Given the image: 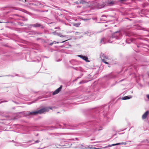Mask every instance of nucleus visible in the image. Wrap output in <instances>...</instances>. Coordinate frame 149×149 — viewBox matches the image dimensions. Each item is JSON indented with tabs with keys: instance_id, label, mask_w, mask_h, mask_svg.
I'll return each instance as SVG.
<instances>
[{
	"instance_id": "nucleus-29",
	"label": "nucleus",
	"mask_w": 149,
	"mask_h": 149,
	"mask_svg": "<svg viewBox=\"0 0 149 149\" xmlns=\"http://www.w3.org/2000/svg\"><path fill=\"white\" fill-rule=\"evenodd\" d=\"M40 142V141L39 140H37L35 141V143H33V144H34L35 143H38Z\"/></svg>"
},
{
	"instance_id": "nucleus-52",
	"label": "nucleus",
	"mask_w": 149,
	"mask_h": 149,
	"mask_svg": "<svg viewBox=\"0 0 149 149\" xmlns=\"http://www.w3.org/2000/svg\"><path fill=\"white\" fill-rule=\"evenodd\" d=\"M124 133H119V134H124Z\"/></svg>"
},
{
	"instance_id": "nucleus-23",
	"label": "nucleus",
	"mask_w": 149,
	"mask_h": 149,
	"mask_svg": "<svg viewBox=\"0 0 149 149\" xmlns=\"http://www.w3.org/2000/svg\"><path fill=\"white\" fill-rule=\"evenodd\" d=\"M57 35L58 36H60L61 37H66L68 36H63L62 35L61 33H57Z\"/></svg>"
},
{
	"instance_id": "nucleus-42",
	"label": "nucleus",
	"mask_w": 149,
	"mask_h": 149,
	"mask_svg": "<svg viewBox=\"0 0 149 149\" xmlns=\"http://www.w3.org/2000/svg\"><path fill=\"white\" fill-rule=\"evenodd\" d=\"M115 85V84H111V86H114Z\"/></svg>"
},
{
	"instance_id": "nucleus-47",
	"label": "nucleus",
	"mask_w": 149,
	"mask_h": 149,
	"mask_svg": "<svg viewBox=\"0 0 149 149\" xmlns=\"http://www.w3.org/2000/svg\"><path fill=\"white\" fill-rule=\"evenodd\" d=\"M67 40H65V41H63V42H61V43L64 42H65V41H67Z\"/></svg>"
},
{
	"instance_id": "nucleus-11",
	"label": "nucleus",
	"mask_w": 149,
	"mask_h": 149,
	"mask_svg": "<svg viewBox=\"0 0 149 149\" xmlns=\"http://www.w3.org/2000/svg\"><path fill=\"white\" fill-rule=\"evenodd\" d=\"M149 115V110H148L143 113L142 116V118L143 119H145Z\"/></svg>"
},
{
	"instance_id": "nucleus-5",
	"label": "nucleus",
	"mask_w": 149,
	"mask_h": 149,
	"mask_svg": "<svg viewBox=\"0 0 149 149\" xmlns=\"http://www.w3.org/2000/svg\"><path fill=\"white\" fill-rule=\"evenodd\" d=\"M50 109H52V108L51 107H43L40 109L36 110L37 115L41 114L48 112Z\"/></svg>"
},
{
	"instance_id": "nucleus-27",
	"label": "nucleus",
	"mask_w": 149,
	"mask_h": 149,
	"mask_svg": "<svg viewBox=\"0 0 149 149\" xmlns=\"http://www.w3.org/2000/svg\"><path fill=\"white\" fill-rule=\"evenodd\" d=\"M83 74L81 73L80 75L78 76V77H77V79H79V78H81V77L83 76Z\"/></svg>"
},
{
	"instance_id": "nucleus-60",
	"label": "nucleus",
	"mask_w": 149,
	"mask_h": 149,
	"mask_svg": "<svg viewBox=\"0 0 149 149\" xmlns=\"http://www.w3.org/2000/svg\"><path fill=\"white\" fill-rule=\"evenodd\" d=\"M57 28L56 27V28H55V29H57Z\"/></svg>"
},
{
	"instance_id": "nucleus-32",
	"label": "nucleus",
	"mask_w": 149,
	"mask_h": 149,
	"mask_svg": "<svg viewBox=\"0 0 149 149\" xmlns=\"http://www.w3.org/2000/svg\"><path fill=\"white\" fill-rule=\"evenodd\" d=\"M146 97L147 98V99L149 100V94L146 95Z\"/></svg>"
},
{
	"instance_id": "nucleus-35",
	"label": "nucleus",
	"mask_w": 149,
	"mask_h": 149,
	"mask_svg": "<svg viewBox=\"0 0 149 149\" xmlns=\"http://www.w3.org/2000/svg\"><path fill=\"white\" fill-rule=\"evenodd\" d=\"M121 144V143H115L116 146L120 145Z\"/></svg>"
},
{
	"instance_id": "nucleus-25",
	"label": "nucleus",
	"mask_w": 149,
	"mask_h": 149,
	"mask_svg": "<svg viewBox=\"0 0 149 149\" xmlns=\"http://www.w3.org/2000/svg\"><path fill=\"white\" fill-rule=\"evenodd\" d=\"M12 142H14V143H15L16 144H15V146H18V145L19 144V143H18V142H15V141H14L13 140L12 141Z\"/></svg>"
},
{
	"instance_id": "nucleus-30",
	"label": "nucleus",
	"mask_w": 149,
	"mask_h": 149,
	"mask_svg": "<svg viewBox=\"0 0 149 149\" xmlns=\"http://www.w3.org/2000/svg\"><path fill=\"white\" fill-rule=\"evenodd\" d=\"M84 146L82 144H79L78 146V147H79L80 148H81L80 147H84Z\"/></svg>"
},
{
	"instance_id": "nucleus-12",
	"label": "nucleus",
	"mask_w": 149,
	"mask_h": 149,
	"mask_svg": "<svg viewBox=\"0 0 149 149\" xmlns=\"http://www.w3.org/2000/svg\"><path fill=\"white\" fill-rule=\"evenodd\" d=\"M93 67L94 68H94V67H97V68L98 70H97V73H99V72H102V69H103V66H102V67H101V66H100V67H99V66H93Z\"/></svg>"
},
{
	"instance_id": "nucleus-20",
	"label": "nucleus",
	"mask_w": 149,
	"mask_h": 149,
	"mask_svg": "<svg viewBox=\"0 0 149 149\" xmlns=\"http://www.w3.org/2000/svg\"><path fill=\"white\" fill-rule=\"evenodd\" d=\"M116 146L115 143L113 144H111V145H109L107 146H105L103 148H104V149H106L107 148H109V147H111V146Z\"/></svg>"
},
{
	"instance_id": "nucleus-33",
	"label": "nucleus",
	"mask_w": 149,
	"mask_h": 149,
	"mask_svg": "<svg viewBox=\"0 0 149 149\" xmlns=\"http://www.w3.org/2000/svg\"><path fill=\"white\" fill-rule=\"evenodd\" d=\"M79 25H80L79 24H75L74 25L75 26H78Z\"/></svg>"
},
{
	"instance_id": "nucleus-40",
	"label": "nucleus",
	"mask_w": 149,
	"mask_h": 149,
	"mask_svg": "<svg viewBox=\"0 0 149 149\" xmlns=\"http://www.w3.org/2000/svg\"><path fill=\"white\" fill-rule=\"evenodd\" d=\"M8 102V101L7 100H2V102Z\"/></svg>"
},
{
	"instance_id": "nucleus-50",
	"label": "nucleus",
	"mask_w": 149,
	"mask_h": 149,
	"mask_svg": "<svg viewBox=\"0 0 149 149\" xmlns=\"http://www.w3.org/2000/svg\"><path fill=\"white\" fill-rule=\"evenodd\" d=\"M76 35H78V32H76Z\"/></svg>"
},
{
	"instance_id": "nucleus-64",
	"label": "nucleus",
	"mask_w": 149,
	"mask_h": 149,
	"mask_svg": "<svg viewBox=\"0 0 149 149\" xmlns=\"http://www.w3.org/2000/svg\"><path fill=\"white\" fill-rule=\"evenodd\" d=\"M127 70L125 69V71Z\"/></svg>"
},
{
	"instance_id": "nucleus-3",
	"label": "nucleus",
	"mask_w": 149,
	"mask_h": 149,
	"mask_svg": "<svg viewBox=\"0 0 149 149\" xmlns=\"http://www.w3.org/2000/svg\"><path fill=\"white\" fill-rule=\"evenodd\" d=\"M85 94L87 95L84 94L78 96H76L73 98H68L66 100L75 99L79 100V101L85 100L88 99H90L91 98V97L94 96L95 93H93L92 91H89L88 90L86 92Z\"/></svg>"
},
{
	"instance_id": "nucleus-51",
	"label": "nucleus",
	"mask_w": 149,
	"mask_h": 149,
	"mask_svg": "<svg viewBox=\"0 0 149 149\" xmlns=\"http://www.w3.org/2000/svg\"><path fill=\"white\" fill-rule=\"evenodd\" d=\"M34 93H38V92H34Z\"/></svg>"
},
{
	"instance_id": "nucleus-41",
	"label": "nucleus",
	"mask_w": 149,
	"mask_h": 149,
	"mask_svg": "<svg viewBox=\"0 0 149 149\" xmlns=\"http://www.w3.org/2000/svg\"><path fill=\"white\" fill-rule=\"evenodd\" d=\"M146 141L148 143H149V138H148L146 140Z\"/></svg>"
},
{
	"instance_id": "nucleus-46",
	"label": "nucleus",
	"mask_w": 149,
	"mask_h": 149,
	"mask_svg": "<svg viewBox=\"0 0 149 149\" xmlns=\"http://www.w3.org/2000/svg\"><path fill=\"white\" fill-rule=\"evenodd\" d=\"M100 142V141H96V142H94L93 143H99Z\"/></svg>"
},
{
	"instance_id": "nucleus-39",
	"label": "nucleus",
	"mask_w": 149,
	"mask_h": 149,
	"mask_svg": "<svg viewBox=\"0 0 149 149\" xmlns=\"http://www.w3.org/2000/svg\"><path fill=\"white\" fill-rule=\"evenodd\" d=\"M100 149L99 148H97L95 147H93V149Z\"/></svg>"
},
{
	"instance_id": "nucleus-19",
	"label": "nucleus",
	"mask_w": 149,
	"mask_h": 149,
	"mask_svg": "<svg viewBox=\"0 0 149 149\" xmlns=\"http://www.w3.org/2000/svg\"><path fill=\"white\" fill-rule=\"evenodd\" d=\"M137 66H129V67L128 68V69H130L133 68L136 71H137Z\"/></svg>"
},
{
	"instance_id": "nucleus-56",
	"label": "nucleus",
	"mask_w": 149,
	"mask_h": 149,
	"mask_svg": "<svg viewBox=\"0 0 149 149\" xmlns=\"http://www.w3.org/2000/svg\"><path fill=\"white\" fill-rule=\"evenodd\" d=\"M1 120H5V119H1Z\"/></svg>"
},
{
	"instance_id": "nucleus-31",
	"label": "nucleus",
	"mask_w": 149,
	"mask_h": 149,
	"mask_svg": "<svg viewBox=\"0 0 149 149\" xmlns=\"http://www.w3.org/2000/svg\"><path fill=\"white\" fill-rule=\"evenodd\" d=\"M80 148L81 149H88V147H84V148Z\"/></svg>"
},
{
	"instance_id": "nucleus-34",
	"label": "nucleus",
	"mask_w": 149,
	"mask_h": 149,
	"mask_svg": "<svg viewBox=\"0 0 149 149\" xmlns=\"http://www.w3.org/2000/svg\"><path fill=\"white\" fill-rule=\"evenodd\" d=\"M44 68V66H41V67L40 68V70H42Z\"/></svg>"
},
{
	"instance_id": "nucleus-6",
	"label": "nucleus",
	"mask_w": 149,
	"mask_h": 149,
	"mask_svg": "<svg viewBox=\"0 0 149 149\" xmlns=\"http://www.w3.org/2000/svg\"><path fill=\"white\" fill-rule=\"evenodd\" d=\"M121 37V35L120 32L117 31L114 33L112 34L109 40H108V42L109 43H112L113 41L112 40L115 38L116 39H119Z\"/></svg>"
},
{
	"instance_id": "nucleus-59",
	"label": "nucleus",
	"mask_w": 149,
	"mask_h": 149,
	"mask_svg": "<svg viewBox=\"0 0 149 149\" xmlns=\"http://www.w3.org/2000/svg\"><path fill=\"white\" fill-rule=\"evenodd\" d=\"M38 134H37L36 136H38Z\"/></svg>"
},
{
	"instance_id": "nucleus-45",
	"label": "nucleus",
	"mask_w": 149,
	"mask_h": 149,
	"mask_svg": "<svg viewBox=\"0 0 149 149\" xmlns=\"http://www.w3.org/2000/svg\"><path fill=\"white\" fill-rule=\"evenodd\" d=\"M91 76V75L90 74H89V75H88V78H89V77H90Z\"/></svg>"
},
{
	"instance_id": "nucleus-1",
	"label": "nucleus",
	"mask_w": 149,
	"mask_h": 149,
	"mask_svg": "<svg viewBox=\"0 0 149 149\" xmlns=\"http://www.w3.org/2000/svg\"><path fill=\"white\" fill-rule=\"evenodd\" d=\"M114 100H112L109 103L110 105L104 104L101 107L90 108L84 111V115L89 119H94L95 120H89L85 123H79L74 125H68L65 123L60 124L56 122L54 126H49V130L54 129L62 128L78 130L84 128V132L85 133L88 131L94 132L97 131H100L103 130L102 126L100 124V121L101 120L99 116H102L105 121L109 122V107L110 105L113 103Z\"/></svg>"
},
{
	"instance_id": "nucleus-38",
	"label": "nucleus",
	"mask_w": 149,
	"mask_h": 149,
	"mask_svg": "<svg viewBox=\"0 0 149 149\" xmlns=\"http://www.w3.org/2000/svg\"><path fill=\"white\" fill-rule=\"evenodd\" d=\"M53 43L54 44V43H59V42H56V41H54L53 42Z\"/></svg>"
},
{
	"instance_id": "nucleus-37",
	"label": "nucleus",
	"mask_w": 149,
	"mask_h": 149,
	"mask_svg": "<svg viewBox=\"0 0 149 149\" xmlns=\"http://www.w3.org/2000/svg\"><path fill=\"white\" fill-rule=\"evenodd\" d=\"M121 144H124V145H126L127 143L126 142H122L121 143Z\"/></svg>"
},
{
	"instance_id": "nucleus-58",
	"label": "nucleus",
	"mask_w": 149,
	"mask_h": 149,
	"mask_svg": "<svg viewBox=\"0 0 149 149\" xmlns=\"http://www.w3.org/2000/svg\"><path fill=\"white\" fill-rule=\"evenodd\" d=\"M5 117H8V116H5Z\"/></svg>"
},
{
	"instance_id": "nucleus-49",
	"label": "nucleus",
	"mask_w": 149,
	"mask_h": 149,
	"mask_svg": "<svg viewBox=\"0 0 149 149\" xmlns=\"http://www.w3.org/2000/svg\"><path fill=\"white\" fill-rule=\"evenodd\" d=\"M123 80H124V79H122V80H120V81H123Z\"/></svg>"
},
{
	"instance_id": "nucleus-8",
	"label": "nucleus",
	"mask_w": 149,
	"mask_h": 149,
	"mask_svg": "<svg viewBox=\"0 0 149 149\" xmlns=\"http://www.w3.org/2000/svg\"><path fill=\"white\" fill-rule=\"evenodd\" d=\"M100 58H101L102 62L104 63L105 64H109L108 62L105 59H108V57L107 56H106L104 54L102 53L100 54Z\"/></svg>"
},
{
	"instance_id": "nucleus-63",
	"label": "nucleus",
	"mask_w": 149,
	"mask_h": 149,
	"mask_svg": "<svg viewBox=\"0 0 149 149\" xmlns=\"http://www.w3.org/2000/svg\"><path fill=\"white\" fill-rule=\"evenodd\" d=\"M130 129H131V128H130V129L129 130V131L130 130Z\"/></svg>"
},
{
	"instance_id": "nucleus-7",
	"label": "nucleus",
	"mask_w": 149,
	"mask_h": 149,
	"mask_svg": "<svg viewBox=\"0 0 149 149\" xmlns=\"http://www.w3.org/2000/svg\"><path fill=\"white\" fill-rule=\"evenodd\" d=\"M115 3L114 1L111 0H108L104 3L103 4L99 6V8H103L105 6H111L114 5Z\"/></svg>"
},
{
	"instance_id": "nucleus-28",
	"label": "nucleus",
	"mask_w": 149,
	"mask_h": 149,
	"mask_svg": "<svg viewBox=\"0 0 149 149\" xmlns=\"http://www.w3.org/2000/svg\"><path fill=\"white\" fill-rule=\"evenodd\" d=\"M87 146L88 147V148H90L91 149H93V146H91L90 145L89 146Z\"/></svg>"
},
{
	"instance_id": "nucleus-44",
	"label": "nucleus",
	"mask_w": 149,
	"mask_h": 149,
	"mask_svg": "<svg viewBox=\"0 0 149 149\" xmlns=\"http://www.w3.org/2000/svg\"><path fill=\"white\" fill-rule=\"evenodd\" d=\"M78 79H77V77L74 80V81H76Z\"/></svg>"
},
{
	"instance_id": "nucleus-22",
	"label": "nucleus",
	"mask_w": 149,
	"mask_h": 149,
	"mask_svg": "<svg viewBox=\"0 0 149 149\" xmlns=\"http://www.w3.org/2000/svg\"><path fill=\"white\" fill-rule=\"evenodd\" d=\"M86 1L85 0H79V3L81 4H84Z\"/></svg>"
},
{
	"instance_id": "nucleus-9",
	"label": "nucleus",
	"mask_w": 149,
	"mask_h": 149,
	"mask_svg": "<svg viewBox=\"0 0 149 149\" xmlns=\"http://www.w3.org/2000/svg\"><path fill=\"white\" fill-rule=\"evenodd\" d=\"M73 140H74V139H68L67 140V141H65L64 142H66V143H65L64 145H63V146H65L66 147H70L71 146L72 143L68 142L70 141Z\"/></svg>"
},
{
	"instance_id": "nucleus-10",
	"label": "nucleus",
	"mask_w": 149,
	"mask_h": 149,
	"mask_svg": "<svg viewBox=\"0 0 149 149\" xmlns=\"http://www.w3.org/2000/svg\"><path fill=\"white\" fill-rule=\"evenodd\" d=\"M26 115L27 116H32L36 115V110L31 111H27L26 112Z\"/></svg>"
},
{
	"instance_id": "nucleus-15",
	"label": "nucleus",
	"mask_w": 149,
	"mask_h": 149,
	"mask_svg": "<svg viewBox=\"0 0 149 149\" xmlns=\"http://www.w3.org/2000/svg\"><path fill=\"white\" fill-rule=\"evenodd\" d=\"M15 76H17V77H22L23 76H20L18 75V74H15L14 75H3L2 76H0V77H14Z\"/></svg>"
},
{
	"instance_id": "nucleus-43",
	"label": "nucleus",
	"mask_w": 149,
	"mask_h": 149,
	"mask_svg": "<svg viewBox=\"0 0 149 149\" xmlns=\"http://www.w3.org/2000/svg\"><path fill=\"white\" fill-rule=\"evenodd\" d=\"M54 43H53V42H52V43H50L49 44V45H52Z\"/></svg>"
},
{
	"instance_id": "nucleus-26",
	"label": "nucleus",
	"mask_w": 149,
	"mask_h": 149,
	"mask_svg": "<svg viewBox=\"0 0 149 149\" xmlns=\"http://www.w3.org/2000/svg\"><path fill=\"white\" fill-rule=\"evenodd\" d=\"M104 38L102 39L101 40L100 42L103 44L105 43V42H104Z\"/></svg>"
},
{
	"instance_id": "nucleus-4",
	"label": "nucleus",
	"mask_w": 149,
	"mask_h": 149,
	"mask_svg": "<svg viewBox=\"0 0 149 149\" xmlns=\"http://www.w3.org/2000/svg\"><path fill=\"white\" fill-rule=\"evenodd\" d=\"M62 88L63 86L62 85H61L59 88L56 89L53 92H47L46 94L45 95H42L38 97L36 99H35L33 101H32V103H34L37 101H38V100L43 98L50 97L52 95H55L56 94H57L59 93L60 92H61V91L62 90Z\"/></svg>"
},
{
	"instance_id": "nucleus-57",
	"label": "nucleus",
	"mask_w": 149,
	"mask_h": 149,
	"mask_svg": "<svg viewBox=\"0 0 149 149\" xmlns=\"http://www.w3.org/2000/svg\"><path fill=\"white\" fill-rule=\"evenodd\" d=\"M111 66H108L110 68Z\"/></svg>"
},
{
	"instance_id": "nucleus-13",
	"label": "nucleus",
	"mask_w": 149,
	"mask_h": 149,
	"mask_svg": "<svg viewBox=\"0 0 149 149\" xmlns=\"http://www.w3.org/2000/svg\"><path fill=\"white\" fill-rule=\"evenodd\" d=\"M77 56L80 57L87 62H89V61H88V58L86 56L81 55H79Z\"/></svg>"
},
{
	"instance_id": "nucleus-17",
	"label": "nucleus",
	"mask_w": 149,
	"mask_h": 149,
	"mask_svg": "<svg viewBox=\"0 0 149 149\" xmlns=\"http://www.w3.org/2000/svg\"><path fill=\"white\" fill-rule=\"evenodd\" d=\"M132 97V96L131 95H128L123 97L121 99L122 100H127L131 98Z\"/></svg>"
},
{
	"instance_id": "nucleus-14",
	"label": "nucleus",
	"mask_w": 149,
	"mask_h": 149,
	"mask_svg": "<svg viewBox=\"0 0 149 149\" xmlns=\"http://www.w3.org/2000/svg\"><path fill=\"white\" fill-rule=\"evenodd\" d=\"M70 68H72L76 70H79L81 72H83L84 71V70L82 69L81 67H79V68L78 67H74L72 66L70 67Z\"/></svg>"
},
{
	"instance_id": "nucleus-54",
	"label": "nucleus",
	"mask_w": 149,
	"mask_h": 149,
	"mask_svg": "<svg viewBox=\"0 0 149 149\" xmlns=\"http://www.w3.org/2000/svg\"><path fill=\"white\" fill-rule=\"evenodd\" d=\"M75 139H76L77 140H78V139L77 138H75Z\"/></svg>"
},
{
	"instance_id": "nucleus-53",
	"label": "nucleus",
	"mask_w": 149,
	"mask_h": 149,
	"mask_svg": "<svg viewBox=\"0 0 149 149\" xmlns=\"http://www.w3.org/2000/svg\"><path fill=\"white\" fill-rule=\"evenodd\" d=\"M126 129H127V128H125V129L124 130H121V131H123V130H126Z\"/></svg>"
},
{
	"instance_id": "nucleus-16",
	"label": "nucleus",
	"mask_w": 149,
	"mask_h": 149,
	"mask_svg": "<svg viewBox=\"0 0 149 149\" xmlns=\"http://www.w3.org/2000/svg\"><path fill=\"white\" fill-rule=\"evenodd\" d=\"M92 79V78H90L89 80H82L81 81H80L79 82V84H84L85 83H86L88 82L89 81H90Z\"/></svg>"
},
{
	"instance_id": "nucleus-21",
	"label": "nucleus",
	"mask_w": 149,
	"mask_h": 149,
	"mask_svg": "<svg viewBox=\"0 0 149 149\" xmlns=\"http://www.w3.org/2000/svg\"><path fill=\"white\" fill-rule=\"evenodd\" d=\"M3 125H0V130H1V131H5L6 130V129H5V128H3Z\"/></svg>"
},
{
	"instance_id": "nucleus-36",
	"label": "nucleus",
	"mask_w": 149,
	"mask_h": 149,
	"mask_svg": "<svg viewBox=\"0 0 149 149\" xmlns=\"http://www.w3.org/2000/svg\"><path fill=\"white\" fill-rule=\"evenodd\" d=\"M53 33L54 35H57V33H56L55 31L53 32Z\"/></svg>"
},
{
	"instance_id": "nucleus-61",
	"label": "nucleus",
	"mask_w": 149,
	"mask_h": 149,
	"mask_svg": "<svg viewBox=\"0 0 149 149\" xmlns=\"http://www.w3.org/2000/svg\"><path fill=\"white\" fill-rule=\"evenodd\" d=\"M116 134H114V135H116Z\"/></svg>"
},
{
	"instance_id": "nucleus-55",
	"label": "nucleus",
	"mask_w": 149,
	"mask_h": 149,
	"mask_svg": "<svg viewBox=\"0 0 149 149\" xmlns=\"http://www.w3.org/2000/svg\"><path fill=\"white\" fill-rule=\"evenodd\" d=\"M76 4H78V2H76Z\"/></svg>"
},
{
	"instance_id": "nucleus-48",
	"label": "nucleus",
	"mask_w": 149,
	"mask_h": 149,
	"mask_svg": "<svg viewBox=\"0 0 149 149\" xmlns=\"http://www.w3.org/2000/svg\"><path fill=\"white\" fill-rule=\"evenodd\" d=\"M2 103H3V102H2V101H1L0 102V104Z\"/></svg>"
},
{
	"instance_id": "nucleus-18",
	"label": "nucleus",
	"mask_w": 149,
	"mask_h": 149,
	"mask_svg": "<svg viewBox=\"0 0 149 149\" xmlns=\"http://www.w3.org/2000/svg\"><path fill=\"white\" fill-rule=\"evenodd\" d=\"M32 26L35 27H39L41 26V24L39 23H37L31 25Z\"/></svg>"
},
{
	"instance_id": "nucleus-24",
	"label": "nucleus",
	"mask_w": 149,
	"mask_h": 149,
	"mask_svg": "<svg viewBox=\"0 0 149 149\" xmlns=\"http://www.w3.org/2000/svg\"><path fill=\"white\" fill-rule=\"evenodd\" d=\"M70 64H74V63L75 62V60H72L71 61H70Z\"/></svg>"
},
{
	"instance_id": "nucleus-62",
	"label": "nucleus",
	"mask_w": 149,
	"mask_h": 149,
	"mask_svg": "<svg viewBox=\"0 0 149 149\" xmlns=\"http://www.w3.org/2000/svg\"><path fill=\"white\" fill-rule=\"evenodd\" d=\"M140 85V86H141V84H140V85Z\"/></svg>"
},
{
	"instance_id": "nucleus-2",
	"label": "nucleus",
	"mask_w": 149,
	"mask_h": 149,
	"mask_svg": "<svg viewBox=\"0 0 149 149\" xmlns=\"http://www.w3.org/2000/svg\"><path fill=\"white\" fill-rule=\"evenodd\" d=\"M116 75L113 72L105 75L102 78L103 81L101 84V86L103 88L107 87L109 84V80L112 78H116Z\"/></svg>"
}]
</instances>
